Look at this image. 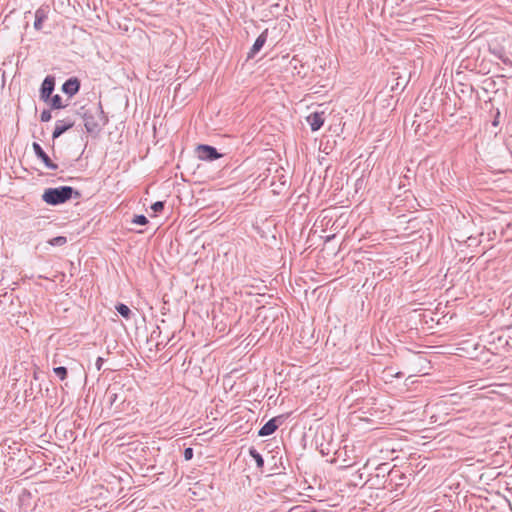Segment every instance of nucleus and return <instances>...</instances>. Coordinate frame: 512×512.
I'll list each match as a JSON object with an SVG mask.
<instances>
[{
    "mask_svg": "<svg viewBox=\"0 0 512 512\" xmlns=\"http://www.w3.org/2000/svg\"><path fill=\"white\" fill-rule=\"evenodd\" d=\"M105 396L107 398L109 408L113 410L114 413L125 412L131 405V401L128 398L129 390L120 383L109 385Z\"/></svg>",
    "mask_w": 512,
    "mask_h": 512,
    "instance_id": "nucleus-1",
    "label": "nucleus"
},
{
    "mask_svg": "<svg viewBox=\"0 0 512 512\" xmlns=\"http://www.w3.org/2000/svg\"><path fill=\"white\" fill-rule=\"evenodd\" d=\"M81 110L83 112L80 114L84 121V127L87 133H99L102 126L106 125L108 122V117L103 111L101 102L87 109H85V107H81Z\"/></svg>",
    "mask_w": 512,
    "mask_h": 512,
    "instance_id": "nucleus-2",
    "label": "nucleus"
},
{
    "mask_svg": "<svg viewBox=\"0 0 512 512\" xmlns=\"http://www.w3.org/2000/svg\"><path fill=\"white\" fill-rule=\"evenodd\" d=\"M81 193L71 186H59L55 188H47L42 194V200L51 206L64 204L72 198L78 199Z\"/></svg>",
    "mask_w": 512,
    "mask_h": 512,
    "instance_id": "nucleus-3",
    "label": "nucleus"
},
{
    "mask_svg": "<svg viewBox=\"0 0 512 512\" xmlns=\"http://www.w3.org/2000/svg\"><path fill=\"white\" fill-rule=\"evenodd\" d=\"M197 156L202 161H214L222 157L223 155L217 151L213 146L207 144H200L196 148Z\"/></svg>",
    "mask_w": 512,
    "mask_h": 512,
    "instance_id": "nucleus-4",
    "label": "nucleus"
},
{
    "mask_svg": "<svg viewBox=\"0 0 512 512\" xmlns=\"http://www.w3.org/2000/svg\"><path fill=\"white\" fill-rule=\"evenodd\" d=\"M55 89V79L53 76H46L40 88V99L44 102L49 101Z\"/></svg>",
    "mask_w": 512,
    "mask_h": 512,
    "instance_id": "nucleus-5",
    "label": "nucleus"
},
{
    "mask_svg": "<svg viewBox=\"0 0 512 512\" xmlns=\"http://www.w3.org/2000/svg\"><path fill=\"white\" fill-rule=\"evenodd\" d=\"M33 151L38 159H40L44 165L51 170L58 169V165L54 163L50 157L47 155V153L43 150L41 145L37 142H33L32 144Z\"/></svg>",
    "mask_w": 512,
    "mask_h": 512,
    "instance_id": "nucleus-6",
    "label": "nucleus"
},
{
    "mask_svg": "<svg viewBox=\"0 0 512 512\" xmlns=\"http://www.w3.org/2000/svg\"><path fill=\"white\" fill-rule=\"evenodd\" d=\"M80 87V80L77 77H71L63 83L62 91L69 97H73L79 92Z\"/></svg>",
    "mask_w": 512,
    "mask_h": 512,
    "instance_id": "nucleus-7",
    "label": "nucleus"
},
{
    "mask_svg": "<svg viewBox=\"0 0 512 512\" xmlns=\"http://www.w3.org/2000/svg\"><path fill=\"white\" fill-rule=\"evenodd\" d=\"M74 126V121L67 118L62 120H57L55 123V128L52 133V138L57 139L59 138L63 133L68 131Z\"/></svg>",
    "mask_w": 512,
    "mask_h": 512,
    "instance_id": "nucleus-8",
    "label": "nucleus"
},
{
    "mask_svg": "<svg viewBox=\"0 0 512 512\" xmlns=\"http://www.w3.org/2000/svg\"><path fill=\"white\" fill-rule=\"evenodd\" d=\"M281 417H274L267 421L258 431V436L265 437L272 435L277 429L280 422Z\"/></svg>",
    "mask_w": 512,
    "mask_h": 512,
    "instance_id": "nucleus-9",
    "label": "nucleus"
},
{
    "mask_svg": "<svg viewBox=\"0 0 512 512\" xmlns=\"http://www.w3.org/2000/svg\"><path fill=\"white\" fill-rule=\"evenodd\" d=\"M268 38V29H265L255 40L253 46L248 52L247 58L252 59L263 48Z\"/></svg>",
    "mask_w": 512,
    "mask_h": 512,
    "instance_id": "nucleus-10",
    "label": "nucleus"
},
{
    "mask_svg": "<svg viewBox=\"0 0 512 512\" xmlns=\"http://www.w3.org/2000/svg\"><path fill=\"white\" fill-rule=\"evenodd\" d=\"M49 6H41L35 12L34 28L40 31L43 27L44 21L48 19Z\"/></svg>",
    "mask_w": 512,
    "mask_h": 512,
    "instance_id": "nucleus-11",
    "label": "nucleus"
},
{
    "mask_svg": "<svg viewBox=\"0 0 512 512\" xmlns=\"http://www.w3.org/2000/svg\"><path fill=\"white\" fill-rule=\"evenodd\" d=\"M324 113L314 112L307 117L312 131H318L324 124Z\"/></svg>",
    "mask_w": 512,
    "mask_h": 512,
    "instance_id": "nucleus-12",
    "label": "nucleus"
},
{
    "mask_svg": "<svg viewBox=\"0 0 512 512\" xmlns=\"http://www.w3.org/2000/svg\"><path fill=\"white\" fill-rule=\"evenodd\" d=\"M390 484L395 483V486H404L407 477L399 469H391L388 473Z\"/></svg>",
    "mask_w": 512,
    "mask_h": 512,
    "instance_id": "nucleus-13",
    "label": "nucleus"
},
{
    "mask_svg": "<svg viewBox=\"0 0 512 512\" xmlns=\"http://www.w3.org/2000/svg\"><path fill=\"white\" fill-rule=\"evenodd\" d=\"M249 455L255 460L257 468L263 469L264 459L262 455L254 447H251L249 449Z\"/></svg>",
    "mask_w": 512,
    "mask_h": 512,
    "instance_id": "nucleus-14",
    "label": "nucleus"
},
{
    "mask_svg": "<svg viewBox=\"0 0 512 512\" xmlns=\"http://www.w3.org/2000/svg\"><path fill=\"white\" fill-rule=\"evenodd\" d=\"M115 309L125 319H129L132 314L130 308L123 303H118Z\"/></svg>",
    "mask_w": 512,
    "mask_h": 512,
    "instance_id": "nucleus-15",
    "label": "nucleus"
},
{
    "mask_svg": "<svg viewBox=\"0 0 512 512\" xmlns=\"http://www.w3.org/2000/svg\"><path fill=\"white\" fill-rule=\"evenodd\" d=\"M50 107L51 109H61L65 106L62 104V98L60 95L56 94L50 97Z\"/></svg>",
    "mask_w": 512,
    "mask_h": 512,
    "instance_id": "nucleus-16",
    "label": "nucleus"
},
{
    "mask_svg": "<svg viewBox=\"0 0 512 512\" xmlns=\"http://www.w3.org/2000/svg\"><path fill=\"white\" fill-rule=\"evenodd\" d=\"M67 243V238L65 236H57L50 240H48V244L51 246H63Z\"/></svg>",
    "mask_w": 512,
    "mask_h": 512,
    "instance_id": "nucleus-17",
    "label": "nucleus"
},
{
    "mask_svg": "<svg viewBox=\"0 0 512 512\" xmlns=\"http://www.w3.org/2000/svg\"><path fill=\"white\" fill-rule=\"evenodd\" d=\"M54 373L56 374V376L60 379V380H65L67 378V375H68V371H67V368L64 367V366H59V367H55L53 369Z\"/></svg>",
    "mask_w": 512,
    "mask_h": 512,
    "instance_id": "nucleus-18",
    "label": "nucleus"
},
{
    "mask_svg": "<svg viewBox=\"0 0 512 512\" xmlns=\"http://www.w3.org/2000/svg\"><path fill=\"white\" fill-rule=\"evenodd\" d=\"M164 207H165L164 201H157L151 205V209L153 210L154 213L162 212Z\"/></svg>",
    "mask_w": 512,
    "mask_h": 512,
    "instance_id": "nucleus-19",
    "label": "nucleus"
},
{
    "mask_svg": "<svg viewBox=\"0 0 512 512\" xmlns=\"http://www.w3.org/2000/svg\"><path fill=\"white\" fill-rule=\"evenodd\" d=\"M505 65L512 67V60L503 52L494 53Z\"/></svg>",
    "mask_w": 512,
    "mask_h": 512,
    "instance_id": "nucleus-20",
    "label": "nucleus"
},
{
    "mask_svg": "<svg viewBox=\"0 0 512 512\" xmlns=\"http://www.w3.org/2000/svg\"><path fill=\"white\" fill-rule=\"evenodd\" d=\"M132 222L137 225H146L148 223V219L144 215H135Z\"/></svg>",
    "mask_w": 512,
    "mask_h": 512,
    "instance_id": "nucleus-21",
    "label": "nucleus"
},
{
    "mask_svg": "<svg viewBox=\"0 0 512 512\" xmlns=\"http://www.w3.org/2000/svg\"><path fill=\"white\" fill-rule=\"evenodd\" d=\"M52 118V114L50 110H43L40 114V120L42 122H48Z\"/></svg>",
    "mask_w": 512,
    "mask_h": 512,
    "instance_id": "nucleus-22",
    "label": "nucleus"
},
{
    "mask_svg": "<svg viewBox=\"0 0 512 512\" xmlns=\"http://www.w3.org/2000/svg\"><path fill=\"white\" fill-rule=\"evenodd\" d=\"M193 455H194L193 448L188 447V448H185V449H184L183 456H184V459H185L186 461L191 460V459L193 458Z\"/></svg>",
    "mask_w": 512,
    "mask_h": 512,
    "instance_id": "nucleus-23",
    "label": "nucleus"
},
{
    "mask_svg": "<svg viewBox=\"0 0 512 512\" xmlns=\"http://www.w3.org/2000/svg\"><path fill=\"white\" fill-rule=\"evenodd\" d=\"M103 363H104V359L102 357H98L96 359V363H95V366H96V369L98 371H100L102 369V366H103Z\"/></svg>",
    "mask_w": 512,
    "mask_h": 512,
    "instance_id": "nucleus-24",
    "label": "nucleus"
},
{
    "mask_svg": "<svg viewBox=\"0 0 512 512\" xmlns=\"http://www.w3.org/2000/svg\"><path fill=\"white\" fill-rule=\"evenodd\" d=\"M312 512H316V511H312Z\"/></svg>",
    "mask_w": 512,
    "mask_h": 512,
    "instance_id": "nucleus-25",
    "label": "nucleus"
}]
</instances>
